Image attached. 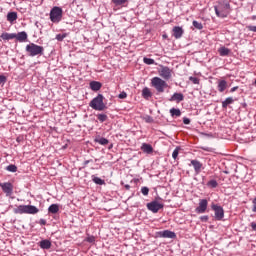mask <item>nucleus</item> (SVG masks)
Wrapping results in <instances>:
<instances>
[{
    "instance_id": "1",
    "label": "nucleus",
    "mask_w": 256,
    "mask_h": 256,
    "mask_svg": "<svg viewBox=\"0 0 256 256\" xmlns=\"http://www.w3.org/2000/svg\"><path fill=\"white\" fill-rule=\"evenodd\" d=\"M214 11L217 17L225 19L231 13V4L227 0H219L217 5L214 6Z\"/></svg>"
},
{
    "instance_id": "2",
    "label": "nucleus",
    "mask_w": 256,
    "mask_h": 256,
    "mask_svg": "<svg viewBox=\"0 0 256 256\" xmlns=\"http://www.w3.org/2000/svg\"><path fill=\"white\" fill-rule=\"evenodd\" d=\"M104 100L105 96H103V94H98L90 101L89 107L94 109V111H105V109H107V105L103 102Z\"/></svg>"
},
{
    "instance_id": "3",
    "label": "nucleus",
    "mask_w": 256,
    "mask_h": 256,
    "mask_svg": "<svg viewBox=\"0 0 256 256\" xmlns=\"http://www.w3.org/2000/svg\"><path fill=\"white\" fill-rule=\"evenodd\" d=\"M14 213L18 215H37V213H39V208L34 205H19L14 209Z\"/></svg>"
},
{
    "instance_id": "4",
    "label": "nucleus",
    "mask_w": 256,
    "mask_h": 256,
    "mask_svg": "<svg viewBox=\"0 0 256 256\" xmlns=\"http://www.w3.org/2000/svg\"><path fill=\"white\" fill-rule=\"evenodd\" d=\"M26 53L29 57H37V55H43L45 53V48L35 43H30L26 45Z\"/></svg>"
},
{
    "instance_id": "5",
    "label": "nucleus",
    "mask_w": 256,
    "mask_h": 256,
    "mask_svg": "<svg viewBox=\"0 0 256 256\" xmlns=\"http://www.w3.org/2000/svg\"><path fill=\"white\" fill-rule=\"evenodd\" d=\"M151 85L156 89L157 93H165V89L169 87V84L159 77L152 78Z\"/></svg>"
},
{
    "instance_id": "6",
    "label": "nucleus",
    "mask_w": 256,
    "mask_h": 256,
    "mask_svg": "<svg viewBox=\"0 0 256 256\" xmlns=\"http://www.w3.org/2000/svg\"><path fill=\"white\" fill-rule=\"evenodd\" d=\"M63 19V9L59 6H54L50 11V20L52 23H60Z\"/></svg>"
},
{
    "instance_id": "7",
    "label": "nucleus",
    "mask_w": 256,
    "mask_h": 256,
    "mask_svg": "<svg viewBox=\"0 0 256 256\" xmlns=\"http://www.w3.org/2000/svg\"><path fill=\"white\" fill-rule=\"evenodd\" d=\"M211 208L214 211L216 221H223V217H225V210H223V207L217 204H212Z\"/></svg>"
},
{
    "instance_id": "8",
    "label": "nucleus",
    "mask_w": 256,
    "mask_h": 256,
    "mask_svg": "<svg viewBox=\"0 0 256 256\" xmlns=\"http://www.w3.org/2000/svg\"><path fill=\"white\" fill-rule=\"evenodd\" d=\"M160 77H162V79H165V81H169V79H171V77L173 76V70H171V68L167 67V66H160V69L158 71Z\"/></svg>"
},
{
    "instance_id": "9",
    "label": "nucleus",
    "mask_w": 256,
    "mask_h": 256,
    "mask_svg": "<svg viewBox=\"0 0 256 256\" xmlns=\"http://www.w3.org/2000/svg\"><path fill=\"white\" fill-rule=\"evenodd\" d=\"M146 207L148 211H151L152 213H159V211H161L165 205H163V203H159L157 200H154L147 203Z\"/></svg>"
},
{
    "instance_id": "10",
    "label": "nucleus",
    "mask_w": 256,
    "mask_h": 256,
    "mask_svg": "<svg viewBox=\"0 0 256 256\" xmlns=\"http://www.w3.org/2000/svg\"><path fill=\"white\" fill-rule=\"evenodd\" d=\"M0 187L3 193L6 194V197H11V195H13V184L11 182L0 183Z\"/></svg>"
},
{
    "instance_id": "11",
    "label": "nucleus",
    "mask_w": 256,
    "mask_h": 256,
    "mask_svg": "<svg viewBox=\"0 0 256 256\" xmlns=\"http://www.w3.org/2000/svg\"><path fill=\"white\" fill-rule=\"evenodd\" d=\"M157 236L161 237L163 239H176L177 238V234H175V232L170 231V230H164V231L157 232Z\"/></svg>"
},
{
    "instance_id": "12",
    "label": "nucleus",
    "mask_w": 256,
    "mask_h": 256,
    "mask_svg": "<svg viewBox=\"0 0 256 256\" xmlns=\"http://www.w3.org/2000/svg\"><path fill=\"white\" fill-rule=\"evenodd\" d=\"M208 205L209 202L207 201V199H201L199 201L198 207L195 209L196 213H205V211H207Z\"/></svg>"
},
{
    "instance_id": "13",
    "label": "nucleus",
    "mask_w": 256,
    "mask_h": 256,
    "mask_svg": "<svg viewBox=\"0 0 256 256\" xmlns=\"http://www.w3.org/2000/svg\"><path fill=\"white\" fill-rule=\"evenodd\" d=\"M191 165L193 166L196 175H199L201 169H203V164L199 160H191Z\"/></svg>"
},
{
    "instance_id": "14",
    "label": "nucleus",
    "mask_w": 256,
    "mask_h": 256,
    "mask_svg": "<svg viewBox=\"0 0 256 256\" xmlns=\"http://www.w3.org/2000/svg\"><path fill=\"white\" fill-rule=\"evenodd\" d=\"M173 36L175 37V39H181V37H183V28L180 26H174L173 27Z\"/></svg>"
},
{
    "instance_id": "15",
    "label": "nucleus",
    "mask_w": 256,
    "mask_h": 256,
    "mask_svg": "<svg viewBox=\"0 0 256 256\" xmlns=\"http://www.w3.org/2000/svg\"><path fill=\"white\" fill-rule=\"evenodd\" d=\"M185 99V96L183 95V93H174L171 98L169 99V101H176V103H181V101H183Z\"/></svg>"
},
{
    "instance_id": "16",
    "label": "nucleus",
    "mask_w": 256,
    "mask_h": 256,
    "mask_svg": "<svg viewBox=\"0 0 256 256\" xmlns=\"http://www.w3.org/2000/svg\"><path fill=\"white\" fill-rule=\"evenodd\" d=\"M141 151H143V153H147V155H151V153H153V146H151V144L143 143Z\"/></svg>"
},
{
    "instance_id": "17",
    "label": "nucleus",
    "mask_w": 256,
    "mask_h": 256,
    "mask_svg": "<svg viewBox=\"0 0 256 256\" xmlns=\"http://www.w3.org/2000/svg\"><path fill=\"white\" fill-rule=\"evenodd\" d=\"M15 39H17L19 43H25V41H27V32L25 31L19 32L18 34H16Z\"/></svg>"
},
{
    "instance_id": "18",
    "label": "nucleus",
    "mask_w": 256,
    "mask_h": 256,
    "mask_svg": "<svg viewBox=\"0 0 256 256\" xmlns=\"http://www.w3.org/2000/svg\"><path fill=\"white\" fill-rule=\"evenodd\" d=\"M103 87V84L99 81L90 82V89L92 91H99Z\"/></svg>"
},
{
    "instance_id": "19",
    "label": "nucleus",
    "mask_w": 256,
    "mask_h": 256,
    "mask_svg": "<svg viewBox=\"0 0 256 256\" xmlns=\"http://www.w3.org/2000/svg\"><path fill=\"white\" fill-rule=\"evenodd\" d=\"M18 16H17V12H8L7 14V21L11 24H14L15 21H17Z\"/></svg>"
},
{
    "instance_id": "20",
    "label": "nucleus",
    "mask_w": 256,
    "mask_h": 256,
    "mask_svg": "<svg viewBox=\"0 0 256 256\" xmlns=\"http://www.w3.org/2000/svg\"><path fill=\"white\" fill-rule=\"evenodd\" d=\"M0 37L4 41H10V39H15L17 37V34L4 32V33L1 34Z\"/></svg>"
},
{
    "instance_id": "21",
    "label": "nucleus",
    "mask_w": 256,
    "mask_h": 256,
    "mask_svg": "<svg viewBox=\"0 0 256 256\" xmlns=\"http://www.w3.org/2000/svg\"><path fill=\"white\" fill-rule=\"evenodd\" d=\"M142 97L146 100H149L151 97H153V93H151V90L148 87H145L142 90Z\"/></svg>"
},
{
    "instance_id": "22",
    "label": "nucleus",
    "mask_w": 256,
    "mask_h": 256,
    "mask_svg": "<svg viewBox=\"0 0 256 256\" xmlns=\"http://www.w3.org/2000/svg\"><path fill=\"white\" fill-rule=\"evenodd\" d=\"M218 53L221 57H227V55H229L231 53V50L225 46L221 47L218 50Z\"/></svg>"
},
{
    "instance_id": "23",
    "label": "nucleus",
    "mask_w": 256,
    "mask_h": 256,
    "mask_svg": "<svg viewBox=\"0 0 256 256\" xmlns=\"http://www.w3.org/2000/svg\"><path fill=\"white\" fill-rule=\"evenodd\" d=\"M227 89V81L226 80H219L218 82V91L219 93H223Z\"/></svg>"
},
{
    "instance_id": "24",
    "label": "nucleus",
    "mask_w": 256,
    "mask_h": 256,
    "mask_svg": "<svg viewBox=\"0 0 256 256\" xmlns=\"http://www.w3.org/2000/svg\"><path fill=\"white\" fill-rule=\"evenodd\" d=\"M95 143H99V145H109V140L104 137L97 136L94 139Z\"/></svg>"
},
{
    "instance_id": "25",
    "label": "nucleus",
    "mask_w": 256,
    "mask_h": 256,
    "mask_svg": "<svg viewBox=\"0 0 256 256\" xmlns=\"http://www.w3.org/2000/svg\"><path fill=\"white\" fill-rule=\"evenodd\" d=\"M39 247L41 249H51V242L47 239L39 242Z\"/></svg>"
},
{
    "instance_id": "26",
    "label": "nucleus",
    "mask_w": 256,
    "mask_h": 256,
    "mask_svg": "<svg viewBox=\"0 0 256 256\" xmlns=\"http://www.w3.org/2000/svg\"><path fill=\"white\" fill-rule=\"evenodd\" d=\"M234 102L235 100L233 97H228L222 102V108L227 109V107H229V105L233 104Z\"/></svg>"
},
{
    "instance_id": "27",
    "label": "nucleus",
    "mask_w": 256,
    "mask_h": 256,
    "mask_svg": "<svg viewBox=\"0 0 256 256\" xmlns=\"http://www.w3.org/2000/svg\"><path fill=\"white\" fill-rule=\"evenodd\" d=\"M48 213H52V215L59 213V204H51L48 208Z\"/></svg>"
},
{
    "instance_id": "28",
    "label": "nucleus",
    "mask_w": 256,
    "mask_h": 256,
    "mask_svg": "<svg viewBox=\"0 0 256 256\" xmlns=\"http://www.w3.org/2000/svg\"><path fill=\"white\" fill-rule=\"evenodd\" d=\"M171 117H181V110L179 108L170 109Z\"/></svg>"
},
{
    "instance_id": "29",
    "label": "nucleus",
    "mask_w": 256,
    "mask_h": 256,
    "mask_svg": "<svg viewBox=\"0 0 256 256\" xmlns=\"http://www.w3.org/2000/svg\"><path fill=\"white\" fill-rule=\"evenodd\" d=\"M6 171H9V173H17V166L10 164L6 167Z\"/></svg>"
},
{
    "instance_id": "30",
    "label": "nucleus",
    "mask_w": 256,
    "mask_h": 256,
    "mask_svg": "<svg viewBox=\"0 0 256 256\" xmlns=\"http://www.w3.org/2000/svg\"><path fill=\"white\" fill-rule=\"evenodd\" d=\"M92 181L96 184V185H105V180L99 178V177H93Z\"/></svg>"
},
{
    "instance_id": "31",
    "label": "nucleus",
    "mask_w": 256,
    "mask_h": 256,
    "mask_svg": "<svg viewBox=\"0 0 256 256\" xmlns=\"http://www.w3.org/2000/svg\"><path fill=\"white\" fill-rule=\"evenodd\" d=\"M219 183H217V180H210L207 183V187H211L212 189H216L218 187Z\"/></svg>"
},
{
    "instance_id": "32",
    "label": "nucleus",
    "mask_w": 256,
    "mask_h": 256,
    "mask_svg": "<svg viewBox=\"0 0 256 256\" xmlns=\"http://www.w3.org/2000/svg\"><path fill=\"white\" fill-rule=\"evenodd\" d=\"M193 27H195V29H198L199 31H201V29H203V24L198 22L197 20H194L192 22Z\"/></svg>"
},
{
    "instance_id": "33",
    "label": "nucleus",
    "mask_w": 256,
    "mask_h": 256,
    "mask_svg": "<svg viewBox=\"0 0 256 256\" xmlns=\"http://www.w3.org/2000/svg\"><path fill=\"white\" fill-rule=\"evenodd\" d=\"M97 119H98V121H100V123H105V121H107L108 117L106 114H98Z\"/></svg>"
},
{
    "instance_id": "34",
    "label": "nucleus",
    "mask_w": 256,
    "mask_h": 256,
    "mask_svg": "<svg viewBox=\"0 0 256 256\" xmlns=\"http://www.w3.org/2000/svg\"><path fill=\"white\" fill-rule=\"evenodd\" d=\"M143 62L146 65H155V60H153V58L144 57Z\"/></svg>"
},
{
    "instance_id": "35",
    "label": "nucleus",
    "mask_w": 256,
    "mask_h": 256,
    "mask_svg": "<svg viewBox=\"0 0 256 256\" xmlns=\"http://www.w3.org/2000/svg\"><path fill=\"white\" fill-rule=\"evenodd\" d=\"M189 81H191V83H193V85H199V83L201 82V80L199 78L194 77V76H190Z\"/></svg>"
},
{
    "instance_id": "36",
    "label": "nucleus",
    "mask_w": 256,
    "mask_h": 256,
    "mask_svg": "<svg viewBox=\"0 0 256 256\" xmlns=\"http://www.w3.org/2000/svg\"><path fill=\"white\" fill-rule=\"evenodd\" d=\"M179 151H181V147H176L172 153L173 159H177L179 157Z\"/></svg>"
},
{
    "instance_id": "37",
    "label": "nucleus",
    "mask_w": 256,
    "mask_h": 256,
    "mask_svg": "<svg viewBox=\"0 0 256 256\" xmlns=\"http://www.w3.org/2000/svg\"><path fill=\"white\" fill-rule=\"evenodd\" d=\"M112 3H114V5L116 6L125 5V3H127V0H112Z\"/></svg>"
},
{
    "instance_id": "38",
    "label": "nucleus",
    "mask_w": 256,
    "mask_h": 256,
    "mask_svg": "<svg viewBox=\"0 0 256 256\" xmlns=\"http://www.w3.org/2000/svg\"><path fill=\"white\" fill-rule=\"evenodd\" d=\"M141 193H142V195H144L145 197H147V195H149V187L143 186V187L141 188Z\"/></svg>"
},
{
    "instance_id": "39",
    "label": "nucleus",
    "mask_w": 256,
    "mask_h": 256,
    "mask_svg": "<svg viewBox=\"0 0 256 256\" xmlns=\"http://www.w3.org/2000/svg\"><path fill=\"white\" fill-rule=\"evenodd\" d=\"M65 37H67V34H57L56 35L57 41H63V39H65Z\"/></svg>"
},
{
    "instance_id": "40",
    "label": "nucleus",
    "mask_w": 256,
    "mask_h": 256,
    "mask_svg": "<svg viewBox=\"0 0 256 256\" xmlns=\"http://www.w3.org/2000/svg\"><path fill=\"white\" fill-rule=\"evenodd\" d=\"M119 99H127V92L123 91L118 95Z\"/></svg>"
},
{
    "instance_id": "41",
    "label": "nucleus",
    "mask_w": 256,
    "mask_h": 256,
    "mask_svg": "<svg viewBox=\"0 0 256 256\" xmlns=\"http://www.w3.org/2000/svg\"><path fill=\"white\" fill-rule=\"evenodd\" d=\"M252 211H253V213H256V198H254L253 200H252Z\"/></svg>"
},
{
    "instance_id": "42",
    "label": "nucleus",
    "mask_w": 256,
    "mask_h": 256,
    "mask_svg": "<svg viewBox=\"0 0 256 256\" xmlns=\"http://www.w3.org/2000/svg\"><path fill=\"white\" fill-rule=\"evenodd\" d=\"M200 221H202V223H207V221H209V216H201Z\"/></svg>"
},
{
    "instance_id": "43",
    "label": "nucleus",
    "mask_w": 256,
    "mask_h": 256,
    "mask_svg": "<svg viewBox=\"0 0 256 256\" xmlns=\"http://www.w3.org/2000/svg\"><path fill=\"white\" fill-rule=\"evenodd\" d=\"M88 243H95V236H90L86 239Z\"/></svg>"
},
{
    "instance_id": "44",
    "label": "nucleus",
    "mask_w": 256,
    "mask_h": 256,
    "mask_svg": "<svg viewBox=\"0 0 256 256\" xmlns=\"http://www.w3.org/2000/svg\"><path fill=\"white\" fill-rule=\"evenodd\" d=\"M248 31H252L253 33H256V26H247Z\"/></svg>"
},
{
    "instance_id": "45",
    "label": "nucleus",
    "mask_w": 256,
    "mask_h": 256,
    "mask_svg": "<svg viewBox=\"0 0 256 256\" xmlns=\"http://www.w3.org/2000/svg\"><path fill=\"white\" fill-rule=\"evenodd\" d=\"M145 121H146V123H153V117H151V116H146L145 117Z\"/></svg>"
},
{
    "instance_id": "46",
    "label": "nucleus",
    "mask_w": 256,
    "mask_h": 256,
    "mask_svg": "<svg viewBox=\"0 0 256 256\" xmlns=\"http://www.w3.org/2000/svg\"><path fill=\"white\" fill-rule=\"evenodd\" d=\"M183 123H184V125H189L191 123V119H189L187 117H184L183 118Z\"/></svg>"
},
{
    "instance_id": "47",
    "label": "nucleus",
    "mask_w": 256,
    "mask_h": 256,
    "mask_svg": "<svg viewBox=\"0 0 256 256\" xmlns=\"http://www.w3.org/2000/svg\"><path fill=\"white\" fill-rule=\"evenodd\" d=\"M7 82V77L4 75H0V83H6Z\"/></svg>"
},
{
    "instance_id": "48",
    "label": "nucleus",
    "mask_w": 256,
    "mask_h": 256,
    "mask_svg": "<svg viewBox=\"0 0 256 256\" xmlns=\"http://www.w3.org/2000/svg\"><path fill=\"white\" fill-rule=\"evenodd\" d=\"M250 227H252V231H256V222H251Z\"/></svg>"
},
{
    "instance_id": "49",
    "label": "nucleus",
    "mask_w": 256,
    "mask_h": 256,
    "mask_svg": "<svg viewBox=\"0 0 256 256\" xmlns=\"http://www.w3.org/2000/svg\"><path fill=\"white\" fill-rule=\"evenodd\" d=\"M89 163H93V160L90 159V160L84 161V166L83 167H87V165H89Z\"/></svg>"
},
{
    "instance_id": "50",
    "label": "nucleus",
    "mask_w": 256,
    "mask_h": 256,
    "mask_svg": "<svg viewBox=\"0 0 256 256\" xmlns=\"http://www.w3.org/2000/svg\"><path fill=\"white\" fill-rule=\"evenodd\" d=\"M237 89H239V86H235V87L231 88L230 93H235V91H237Z\"/></svg>"
},
{
    "instance_id": "51",
    "label": "nucleus",
    "mask_w": 256,
    "mask_h": 256,
    "mask_svg": "<svg viewBox=\"0 0 256 256\" xmlns=\"http://www.w3.org/2000/svg\"><path fill=\"white\" fill-rule=\"evenodd\" d=\"M39 223H40L41 225H47V220H45V219H40Z\"/></svg>"
},
{
    "instance_id": "52",
    "label": "nucleus",
    "mask_w": 256,
    "mask_h": 256,
    "mask_svg": "<svg viewBox=\"0 0 256 256\" xmlns=\"http://www.w3.org/2000/svg\"><path fill=\"white\" fill-rule=\"evenodd\" d=\"M124 187H125V189H126L127 191H129V189H131V186H130L129 184H126Z\"/></svg>"
},
{
    "instance_id": "53",
    "label": "nucleus",
    "mask_w": 256,
    "mask_h": 256,
    "mask_svg": "<svg viewBox=\"0 0 256 256\" xmlns=\"http://www.w3.org/2000/svg\"><path fill=\"white\" fill-rule=\"evenodd\" d=\"M163 38H164V39H167V35H166V34H164V35H163Z\"/></svg>"
},
{
    "instance_id": "54",
    "label": "nucleus",
    "mask_w": 256,
    "mask_h": 256,
    "mask_svg": "<svg viewBox=\"0 0 256 256\" xmlns=\"http://www.w3.org/2000/svg\"><path fill=\"white\" fill-rule=\"evenodd\" d=\"M224 173L228 174L229 172L228 171H224Z\"/></svg>"
}]
</instances>
